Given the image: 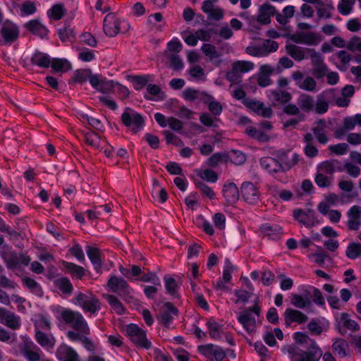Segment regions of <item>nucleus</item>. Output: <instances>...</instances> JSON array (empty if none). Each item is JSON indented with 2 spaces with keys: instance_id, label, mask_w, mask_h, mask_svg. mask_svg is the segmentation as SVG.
Returning a JSON list of instances; mask_svg holds the SVG:
<instances>
[{
  "instance_id": "12",
  "label": "nucleus",
  "mask_w": 361,
  "mask_h": 361,
  "mask_svg": "<svg viewBox=\"0 0 361 361\" xmlns=\"http://www.w3.org/2000/svg\"><path fill=\"white\" fill-rule=\"evenodd\" d=\"M107 286L112 292L118 293L121 296L130 295L133 292V289L130 288L126 280L116 276H111L109 279Z\"/></svg>"
},
{
  "instance_id": "51",
  "label": "nucleus",
  "mask_w": 361,
  "mask_h": 361,
  "mask_svg": "<svg viewBox=\"0 0 361 361\" xmlns=\"http://www.w3.org/2000/svg\"><path fill=\"white\" fill-rule=\"evenodd\" d=\"M64 267L68 272L80 279L84 276V268L71 262H63Z\"/></svg>"
},
{
  "instance_id": "32",
  "label": "nucleus",
  "mask_w": 361,
  "mask_h": 361,
  "mask_svg": "<svg viewBox=\"0 0 361 361\" xmlns=\"http://www.w3.org/2000/svg\"><path fill=\"white\" fill-rule=\"evenodd\" d=\"M25 27L33 35H37L41 38L46 37L49 32L48 29L38 20H30L25 25Z\"/></svg>"
},
{
  "instance_id": "45",
  "label": "nucleus",
  "mask_w": 361,
  "mask_h": 361,
  "mask_svg": "<svg viewBox=\"0 0 361 361\" xmlns=\"http://www.w3.org/2000/svg\"><path fill=\"white\" fill-rule=\"evenodd\" d=\"M57 288L65 294H71L73 292V286L70 280L66 277L60 278L55 281Z\"/></svg>"
},
{
  "instance_id": "18",
  "label": "nucleus",
  "mask_w": 361,
  "mask_h": 361,
  "mask_svg": "<svg viewBox=\"0 0 361 361\" xmlns=\"http://www.w3.org/2000/svg\"><path fill=\"white\" fill-rule=\"evenodd\" d=\"M293 217L306 227L314 226L317 223L315 213L311 209L307 211H304L301 209H295L293 211Z\"/></svg>"
},
{
  "instance_id": "14",
  "label": "nucleus",
  "mask_w": 361,
  "mask_h": 361,
  "mask_svg": "<svg viewBox=\"0 0 361 361\" xmlns=\"http://www.w3.org/2000/svg\"><path fill=\"white\" fill-rule=\"evenodd\" d=\"M178 314V309L169 302H165L161 309L159 317V322L164 326L169 328L175 317Z\"/></svg>"
},
{
  "instance_id": "8",
  "label": "nucleus",
  "mask_w": 361,
  "mask_h": 361,
  "mask_svg": "<svg viewBox=\"0 0 361 361\" xmlns=\"http://www.w3.org/2000/svg\"><path fill=\"white\" fill-rule=\"evenodd\" d=\"M291 77L295 85L300 90L311 92L317 91V82L314 78L300 71L293 72Z\"/></svg>"
},
{
  "instance_id": "41",
  "label": "nucleus",
  "mask_w": 361,
  "mask_h": 361,
  "mask_svg": "<svg viewBox=\"0 0 361 361\" xmlns=\"http://www.w3.org/2000/svg\"><path fill=\"white\" fill-rule=\"evenodd\" d=\"M278 43L271 39L265 40L262 45L259 47L260 53L257 54L258 56H266L271 52H274L278 49Z\"/></svg>"
},
{
  "instance_id": "24",
  "label": "nucleus",
  "mask_w": 361,
  "mask_h": 361,
  "mask_svg": "<svg viewBox=\"0 0 361 361\" xmlns=\"http://www.w3.org/2000/svg\"><path fill=\"white\" fill-rule=\"evenodd\" d=\"M285 324L290 326L293 322L304 324L308 320V317L302 312L292 308H287L283 314Z\"/></svg>"
},
{
  "instance_id": "55",
  "label": "nucleus",
  "mask_w": 361,
  "mask_h": 361,
  "mask_svg": "<svg viewBox=\"0 0 361 361\" xmlns=\"http://www.w3.org/2000/svg\"><path fill=\"white\" fill-rule=\"evenodd\" d=\"M345 255L351 259L361 257V244L355 243L349 244L347 247Z\"/></svg>"
},
{
  "instance_id": "64",
  "label": "nucleus",
  "mask_w": 361,
  "mask_h": 361,
  "mask_svg": "<svg viewBox=\"0 0 361 361\" xmlns=\"http://www.w3.org/2000/svg\"><path fill=\"white\" fill-rule=\"evenodd\" d=\"M306 59H311L313 67L324 63V59L320 53L317 52L314 49H307Z\"/></svg>"
},
{
  "instance_id": "21",
  "label": "nucleus",
  "mask_w": 361,
  "mask_h": 361,
  "mask_svg": "<svg viewBox=\"0 0 361 361\" xmlns=\"http://www.w3.org/2000/svg\"><path fill=\"white\" fill-rule=\"evenodd\" d=\"M243 103L245 106L262 117L270 118L272 116V109L270 107L265 106L263 103L252 99H245Z\"/></svg>"
},
{
  "instance_id": "57",
  "label": "nucleus",
  "mask_w": 361,
  "mask_h": 361,
  "mask_svg": "<svg viewBox=\"0 0 361 361\" xmlns=\"http://www.w3.org/2000/svg\"><path fill=\"white\" fill-rule=\"evenodd\" d=\"M85 142L96 149H99L100 146V137L93 131L87 132L84 135Z\"/></svg>"
},
{
  "instance_id": "15",
  "label": "nucleus",
  "mask_w": 361,
  "mask_h": 361,
  "mask_svg": "<svg viewBox=\"0 0 361 361\" xmlns=\"http://www.w3.org/2000/svg\"><path fill=\"white\" fill-rule=\"evenodd\" d=\"M277 158L279 161L281 172H286L298 163L300 155L296 153L290 154L288 152L279 151Z\"/></svg>"
},
{
  "instance_id": "23",
  "label": "nucleus",
  "mask_w": 361,
  "mask_h": 361,
  "mask_svg": "<svg viewBox=\"0 0 361 361\" xmlns=\"http://www.w3.org/2000/svg\"><path fill=\"white\" fill-rule=\"evenodd\" d=\"M341 163L336 159L326 160L320 163L317 166V172L328 176H334L336 171H343Z\"/></svg>"
},
{
  "instance_id": "42",
  "label": "nucleus",
  "mask_w": 361,
  "mask_h": 361,
  "mask_svg": "<svg viewBox=\"0 0 361 361\" xmlns=\"http://www.w3.org/2000/svg\"><path fill=\"white\" fill-rule=\"evenodd\" d=\"M66 13V9L63 4H54L48 11L49 16L54 20L61 19Z\"/></svg>"
},
{
  "instance_id": "37",
  "label": "nucleus",
  "mask_w": 361,
  "mask_h": 361,
  "mask_svg": "<svg viewBox=\"0 0 361 361\" xmlns=\"http://www.w3.org/2000/svg\"><path fill=\"white\" fill-rule=\"evenodd\" d=\"M298 104L302 111L310 112L314 109V101L312 96L302 94L298 99Z\"/></svg>"
},
{
  "instance_id": "47",
  "label": "nucleus",
  "mask_w": 361,
  "mask_h": 361,
  "mask_svg": "<svg viewBox=\"0 0 361 361\" xmlns=\"http://www.w3.org/2000/svg\"><path fill=\"white\" fill-rule=\"evenodd\" d=\"M106 299L110 306L111 307L112 310L118 314H122L124 311L125 308L123 305V304L120 302V300L114 295H107L106 296Z\"/></svg>"
},
{
  "instance_id": "61",
  "label": "nucleus",
  "mask_w": 361,
  "mask_h": 361,
  "mask_svg": "<svg viewBox=\"0 0 361 361\" xmlns=\"http://www.w3.org/2000/svg\"><path fill=\"white\" fill-rule=\"evenodd\" d=\"M195 186L199 189L202 193L207 196L210 200H213L215 197V192L214 190L202 181H195Z\"/></svg>"
},
{
  "instance_id": "22",
  "label": "nucleus",
  "mask_w": 361,
  "mask_h": 361,
  "mask_svg": "<svg viewBox=\"0 0 361 361\" xmlns=\"http://www.w3.org/2000/svg\"><path fill=\"white\" fill-rule=\"evenodd\" d=\"M56 357L59 361H80L78 353L66 344H61L56 351Z\"/></svg>"
},
{
  "instance_id": "28",
  "label": "nucleus",
  "mask_w": 361,
  "mask_h": 361,
  "mask_svg": "<svg viewBox=\"0 0 361 361\" xmlns=\"http://www.w3.org/2000/svg\"><path fill=\"white\" fill-rule=\"evenodd\" d=\"M338 329L341 334H344L346 333V329L353 331H358L360 326L357 322L349 319L347 313H342L339 319Z\"/></svg>"
},
{
  "instance_id": "60",
  "label": "nucleus",
  "mask_w": 361,
  "mask_h": 361,
  "mask_svg": "<svg viewBox=\"0 0 361 361\" xmlns=\"http://www.w3.org/2000/svg\"><path fill=\"white\" fill-rule=\"evenodd\" d=\"M321 39L319 36L314 32H302V44L307 45H317Z\"/></svg>"
},
{
  "instance_id": "53",
  "label": "nucleus",
  "mask_w": 361,
  "mask_h": 361,
  "mask_svg": "<svg viewBox=\"0 0 361 361\" xmlns=\"http://www.w3.org/2000/svg\"><path fill=\"white\" fill-rule=\"evenodd\" d=\"M348 347V343L343 339H338L332 345V348L334 353L338 354L341 357H344L347 355L346 349Z\"/></svg>"
},
{
  "instance_id": "63",
  "label": "nucleus",
  "mask_w": 361,
  "mask_h": 361,
  "mask_svg": "<svg viewBox=\"0 0 361 361\" xmlns=\"http://www.w3.org/2000/svg\"><path fill=\"white\" fill-rule=\"evenodd\" d=\"M291 304L297 308L303 309L310 305L309 299L305 300L301 295L293 294L290 300Z\"/></svg>"
},
{
  "instance_id": "17",
  "label": "nucleus",
  "mask_w": 361,
  "mask_h": 361,
  "mask_svg": "<svg viewBox=\"0 0 361 361\" xmlns=\"http://www.w3.org/2000/svg\"><path fill=\"white\" fill-rule=\"evenodd\" d=\"M334 97V90L331 89L324 91L317 96V102L314 104L315 111L319 114L326 113L329 109V104Z\"/></svg>"
},
{
  "instance_id": "35",
  "label": "nucleus",
  "mask_w": 361,
  "mask_h": 361,
  "mask_svg": "<svg viewBox=\"0 0 361 361\" xmlns=\"http://www.w3.org/2000/svg\"><path fill=\"white\" fill-rule=\"evenodd\" d=\"M260 164L264 169L271 174L281 171L279 161L276 159L269 157H263L260 160Z\"/></svg>"
},
{
  "instance_id": "33",
  "label": "nucleus",
  "mask_w": 361,
  "mask_h": 361,
  "mask_svg": "<svg viewBox=\"0 0 361 361\" xmlns=\"http://www.w3.org/2000/svg\"><path fill=\"white\" fill-rule=\"evenodd\" d=\"M86 252L94 269L97 271H100L102 267V253L100 250L97 247L87 246Z\"/></svg>"
},
{
  "instance_id": "62",
  "label": "nucleus",
  "mask_w": 361,
  "mask_h": 361,
  "mask_svg": "<svg viewBox=\"0 0 361 361\" xmlns=\"http://www.w3.org/2000/svg\"><path fill=\"white\" fill-rule=\"evenodd\" d=\"M23 283L32 292L35 293L37 294H39L42 293V288L38 283L35 281L33 279L30 277H25L22 279Z\"/></svg>"
},
{
  "instance_id": "49",
  "label": "nucleus",
  "mask_w": 361,
  "mask_h": 361,
  "mask_svg": "<svg viewBox=\"0 0 361 361\" xmlns=\"http://www.w3.org/2000/svg\"><path fill=\"white\" fill-rule=\"evenodd\" d=\"M51 329L50 320L44 315H40L35 322V332L37 331H49Z\"/></svg>"
},
{
  "instance_id": "50",
  "label": "nucleus",
  "mask_w": 361,
  "mask_h": 361,
  "mask_svg": "<svg viewBox=\"0 0 361 361\" xmlns=\"http://www.w3.org/2000/svg\"><path fill=\"white\" fill-rule=\"evenodd\" d=\"M50 65L55 71L66 72L71 68L70 63L67 60L61 59H53Z\"/></svg>"
},
{
  "instance_id": "54",
  "label": "nucleus",
  "mask_w": 361,
  "mask_h": 361,
  "mask_svg": "<svg viewBox=\"0 0 361 361\" xmlns=\"http://www.w3.org/2000/svg\"><path fill=\"white\" fill-rule=\"evenodd\" d=\"M92 72L90 69H80L77 70L73 76V80L75 82L82 83L87 80H90L91 76H92Z\"/></svg>"
},
{
  "instance_id": "4",
  "label": "nucleus",
  "mask_w": 361,
  "mask_h": 361,
  "mask_svg": "<svg viewBox=\"0 0 361 361\" xmlns=\"http://www.w3.org/2000/svg\"><path fill=\"white\" fill-rule=\"evenodd\" d=\"M126 332L135 345L146 350L152 347V343L147 339L146 332L137 325L134 324L127 325Z\"/></svg>"
},
{
  "instance_id": "13",
  "label": "nucleus",
  "mask_w": 361,
  "mask_h": 361,
  "mask_svg": "<svg viewBox=\"0 0 361 361\" xmlns=\"http://www.w3.org/2000/svg\"><path fill=\"white\" fill-rule=\"evenodd\" d=\"M122 22L114 14L110 13L106 16L103 23V30L106 36L114 37L121 31Z\"/></svg>"
},
{
  "instance_id": "43",
  "label": "nucleus",
  "mask_w": 361,
  "mask_h": 361,
  "mask_svg": "<svg viewBox=\"0 0 361 361\" xmlns=\"http://www.w3.org/2000/svg\"><path fill=\"white\" fill-rule=\"evenodd\" d=\"M262 230L274 240L280 238L281 234L282 233V228L276 225L270 226L269 224H264L262 226Z\"/></svg>"
},
{
  "instance_id": "3",
  "label": "nucleus",
  "mask_w": 361,
  "mask_h": 361,
  "mask_svg": "<svg viewBox=\"0 0 361 361\" xmlns=\"http://www.w3.org/2000/svg\"><path fill=\"white\" fill-rule=\"evenodd\" d=\"M74 303L79 305L85 312L94 314L101 309V302L91 292L78 293L74 299Z\"/></svg>"
},
{
  "instance_id": "20",
  "label": "nucleus",
  "mask_w": 361,
  "mask_h": 361,
  "mask_svg": "<svg viewBox=\"0 0 361 361\" xmlns=\"http://www.w3.org/2000/svg\"><path fill=\"white\" fill-rule=\"evenodd\" d=\"M277 11L276 8L269 3H265L259 7L257 21L262 25H268L271 23V17H276Z\"/></svg>"
},
{
  "instance_id": "6",
  "label": "nucleus",
  "mask_w": 361,
  "mask_h": 361,
  "mask_svg": "<svg viewBox=\"0 0 361 361\" xmlns=\"http://www.w3.org/2000/svg\"><path fill=\"white\" fill-rule=\"evenodd\" d=\"M260 312L261 308L256 302L252 307L240 313L238 320L248 333L254 331L256 326V319L252 314L259 317Z\"/></svg>"
},
{
  "instance_id": "36",
  "label": "nucleus",
  "mask_w": 361,
  "mask_h": 361,
  "mask_svg": "<svg viewBox=\"0 0 361 361\" xmlns=\"http://www.w3.org/2000/svg\"><path fill=\"white\" fill-rule=\"evenodd\" d=\"M317 14L319 18L329 19L332 17V11L334 10V7L332 4H324L321 0L319 3H317Z\"/></svg>"
},
{
  "instance_id": "10",
  "label": "nucleus",
  "mask_w": 361,
  "mask_h": 361,
  "mask_svg": "<svg viewBox=\"0 0 361 361\" xmlns=\"http://www.w3.org/2000/svg\"><path fill=\"white\" fill-rule=\"evenodd\" d=\"M90 83L94 90L103 94L111 93L115 88V82L113 80H107L105 77L98 74L91 76Z\"/></svg>"
},
{
  "instance_id": "16",
  "label": "nucleus",
  "mask_w": 361,
  "mask_h": 361,
  "mask_svg": "<svg viewBox=\"0 0 361 361\" xmlns=\"http://www.w3.org/2000/svg\"><path fill=\"white\" fill-rule=\"evenodd\" d=\"M0 323L13 330H16L20 327L21 321L20 317L14 312L2 307L0 310Z\"/></svg>"
},
{
  "instance_id": "9",
  "label": "nucleus",
  "mask_w": 361,
  "mask_h": 361,
  "mask_svg": "<svg viewBox=\"0 0 361 361\" xmlns=\"http://www.w3.org/2000/svg\"><path fill=\"white\" fill-rule=\"evenodd\" d=\"M198 351L211 360L214 359L216 361H222L226 355L225 350L221 347L212 343L199 345Z\"/></svg>"
},
{
  "instance_id": "7",
  "label": "nucleus",
  "mask_w": 361,
  "mask_h": 361,
  "mask_svg": "<svg viewBox=\"0 0 361 361\" xmlns=\"http://www.w3.org/2000/svg\"><path fill=\"white\" fill-rule=\"evenodd\" d=\"M18 347L20 353L27 361L40 360L41 350L29 338L23 337Z\"/></svg>"
},
{
  "instance_id": "30",
  "label": "nucleus",
  "mask_w": 361,
  "mask_h": 361,
  "mask_svg": "<svg viewBox=\"0 0 361 361\" xmlns=\"http://www.w3.org/2000/svg\"><path fill=\"white\" fill-rule=\"evenodd\" d=\"M183 97L186 101L200 100L207 103L209 100L212 99V97L207 94L206 92H200L192 88H186L183 92Z\"/></svg>"
},
{
  "instance_id": "44",
  "label": "nucleus",
  "mask_w": 361,
  "mask_h": 361,
  "mask_svg": "<svg viewBox=\"0 0 361 361\" xmlns=\"http://www.w3.org/2000/svg\"><path fill=\"white\" fill-rule=\"evenodd\" d=\"M334 180V176H328L317 171L314 181L319 188H329L330 187Z\"/></svg>"
},
{
  "instance_id": "56",
  "label": "nucleus",
  "mask_w": 361,
  "mask_h": 361,
  "mask_svg": "<svg viewBox=\"0 0 361 361\" xmlns=\"http://www.w3.org/2000/svg\"><path fill=\"white\" fill-rule=\"evenodd\" d=\"M59 37L63 42H72L75 39L73 30L70 27H64L58 31Z\"/></svg>"
},
{
  "instance_id": "19",
  "label": "nucleus",
  "mask_w": 361,
  "mask_h": 361,
  "mask_svg": "<svg viewBox=\"0 0 361 361\" xmlns=\"http://www.w3.org/2000/svg\"><path fill=\"white\" fill-rule=\"evenodd\" d=\"M241 195L243 200L249 204H255L259 197V192L251 182H245L241 186Z\"/></svg>"
},
{
  "instance_id": "52",
  "label": "nucleus",
  "mask_w": 361,
  "mask_h": 361,
  "mask_svg": "<svg viewBox=\"0 0 361 361\" xmlns=\"http://www.w3.org/2000/svg\"><path fill=\"white\" fill-rule=\"evenodd\" d=\"M355 0H340L337 8L338 12L343 16H347L353 10Z\"/></svg>"
},
{
  "instance_id": "25",
  "label": "nucleus",
  "mask_w": 361,
  "mask_h": 361,
  "mask_svg": "<svg viewBox=\"0 0 361 361\" xmlns=\"http://www.w3.org/2000/svg\"><path fill=\"white\" fill-rule=\"evenodd\" d=\"M35 338L41 347L47 350L53 349L56 342V340L52 334L46 333L42 331H35Z\"/></svg>"
},
{
  "instance_id": "38",
  "label": "nucleus",
  "mask_w": 361,
  "mask_h": 361,
  "mask_svg": "<svg viewBox=\"0 0 361 361\" xmlns=\"http://www.w3.org/2000/svg\"><path fill=\"white\" fill-rule=\"evenodd\" d=\"M31 63L42 68H49L51 60L47 54L36 51L31 58Z\"/></svg>"
},
{
  "instance_id": "2",
  "label": "nucleus",
  "mask_w": 361,
  "mask_h": 361,
  "mask_svg": "<svg viewBox=\"0 0 361 361\" xmlns=\"http://www.w3.org/2000/svg\"><path fill=\"white\" fill-rule=\"evenodd\" d=\"M63 321L71 326L73 329L85 335L90 334V329L83 316L78 312L71 310H63L61 312Z\"/></svg>"
},
{
  "instance_id": "40",
  "label": "nucleus",
  "mask_w": 361,
  "mask_h": 361,
  "mask_svg": "<svg viewBox=\"0 0 361 361\" xmlns=\"http://www.w3.org/2000/svg\"><path fill=\"white\" fill-rule=\"evenodd\" d=\"M295 13V7L293 6H287L283 11L282 13H277L276 20L282 25H285L288 23V20L293 17Z\"/></svg>"
},
{
  "instance_id": "39",
  "label": "nucleus",
  "mask_w": 361,
  "mask_h": 361,
  "mask_svg": "<svg viewBox=\"0 0 361 361\" xmlns=\"http://www.w3.org/2000/svg\"><path fill=\"white\" fill-rule=\"evenodd\" d=\"M206 325L212 338L219 340L221 338V334H223L222 325L212 319L209 320Z\"/></svg>"
},
{
  "instance_id": "27",
  "label": "nucleus",
  "mask_w": 361,
  "mask_h": 361,
  "mask_svg": "<svg viewBox=\"0 0 361 361\" xmlns=\"http://www.w3.org/2000/svg\"><path fill=\"white\" fill-rule=\"evenodd\" d=\"M348 221V226L349 229L357 231L361 225V207L358 205L353 206L347 213Z\"/></svg>"
},
{
  "instance_id": "1",
  "label": "nucleus",
  "mask_w": 361,
  "mask_h": 361,
  "mask_svg": "<svg viewBox=\"0 0 361 361\" xmlns=\"http://www.w3.org/2000/svg\"><path fill=\"white\" fill-rule=\"evenodd\" d=\"M283 351L289 355L291 361H319L322 356V350L314 340H311L307 351L300 349L295 345L284 346Z\"/></svg>"
},
{
  "instance_id": "29",
  "label": "nucleus",
  "mask_w": 361,
  "mask_h": 361,
  "mask_svg": "<svg viewBox=\"0 0 361 361\" xmlns=\"http://www.w3.org/2000/svg\"><path fill=\"white\" fill-rule=\"evenodd\" d=\"M285 49L287 54L296 61H301L307 57L308 48H302L293 44H287Z\"/></svg>"
},
{
  "instance_id": "46",
  "label": "nucleus",
  "mask_w": 361,
  "mask_h": 361,
  "mask_svg": "<svg viewBox=\"0 0 361 361\" xmlns=\"http://www.w3.org/2000/svg\"><path fill=\"white\" fill-rule=\"evenodd\" d=\"M254 64L250 61H237L232 64V68L242 75L243 73L251 71Z\"/></svg>"
},
{
  "instance_id": "11",
  "label": "nucleus",
  "mask_w": 361,
  "mask_h": 361,
  "mask_svg": "<svg viewBox=\"0 0 361 361\" xmlns=\"http://www.w3.org/2000/svg\"><path fill=\"white\" fill-rule=\"evenodd\" d=\"M18 36L19 30L16 25L8 20L4 23L1 28V44H11L18 38Z\"/></svg>"
},
{
  "instance_id": "48",
  "label": "nucleus",
  "mask_w": 361,
  "mask_h": 361,
  "mask_svg": "<svg viewBox=\"0 0 361 361\" xmlns=\"http://www.w3.org/2000/svg\"><path fill=\"white\" fill-rule=\"evenodd\" d=\"M270 97L277 102L286 103L289 102L292 97L290 93L283 90H274L270 92Z\"/></svg>"
},
{
  "instance_id": "5",
  "label": "nucleus",
  "mask_w": 361,
  "mask_h": 361,
  "mask_svg": "<svg viewBox=\"0 0 361 361\" xmlns=\"http://www.w3.org/2000/svg\"><path fill=\"white\" fill-rule=\"evenodd\" d=\"M121 121L134 133L140 131L145 126V120L142 115L129 107L126 108L122 114Z\"/></svg>"
},
{
  "instance_id": "34",
  "label": "nucleus",
  "mask_w": 361,
  "mask_h": 361,
  "mask_svg": "<svg viewBox=\"0 0 361 361\" xmlns=\"http://www.w3.org/2000/svg\"><path fill=\"white\" fill-rule=\"evenodd\" d=\"M223 195L228 204H233L239 198L238 188L233 183L225 184L223 189Z\"/></svg>"
},
{
  "instance_id": "31",
  "label": "nucleus",
  "mask_w": 361,
  "mask_h": 361,
  "mask_svg": "<svg viewBox=\"0 0 361 361\" xmlns=\"http://www.w3.org/2000/svg\"><path fill=\"white\" fill-rule=\"evenodd\" d=\"M326 122L324 119H320L317 126L312 128V131L317 140L320 143L325 145L329 141V137L326 135Z\"/></svg>"
},
{
  "instance_id": "26",
  "label": "nucleus",
  "mask_w": 361,
  "mask_h": 361,
  "mask_svg": "<svg viewBox=\"0 0 361 361\" xmlns=\"http://www.w3.org/2000/svg\"><path fill=\"white\" fill-rule=\"evenodd\" d=\"M201 50L209 59V61L214 66H219L222 63L223 60L221 59V54L217 51L214 45L205 43L202 46Z\"/></svg>"
},
{
  "instance_id": "59",
  "label": "nucleus",
  "mask_w": 361,
  "mask_h": 361,
  "mask_svg": "<svg viewBox=\"0 0 361 361\" xmlns=\"http://www.w3.org/2000/svg\"><path fill=\"white\" fill-rule=\"evenodd\" d=\"M310 259H313L314 262L323 267L326 259H330L329 255L324 252L321 247L317 251L309 257Z\"/></svg>"
},
{
  "instance_id": "58",
  "label": "nucleus",
  "mask_w": 361,
  "mask_h": 361,
  "mask_svg": "<svg viewBox=\"0 0 361 361\" xmlns=\"http://www.w3.org/2000/svg\"><path fill=\"white\" fill-rule=\"evenodd\" d=\"M164 280L166 292L173 296H176L178 288V284L176 280L169 276H165Z\"/></svg>"
}]
</instances>
